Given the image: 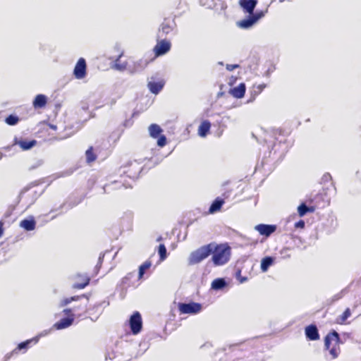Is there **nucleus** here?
<instances>
[{
    "label": "nucleus",
    "instance_id": "1",
    "mask_svg": "<svg viewBox=\"0 0 361 361\" xmlns=\"http://www.w3.org/2000/svg\"><path fill=\"white\" fill-rule=\"evenodd\" d=\"M147 64V61H135L131 56H125L124 52L121 51L111 67L116 71H124L129 70L133 73L143 68Z\"/></svg>",
    "mask_w": 361,
    "mask_h": 361
},
{
    "label": "nucleus",
    "instance_id": "2",
    "mask_svg": "<svg viewBox=\"0 0 361 361\" xmlns=\"http://www.w3.org/2000/svg\"><path fill=\"white\" fill-rule=\"evenodd\" d=\"M212 261L215 266L226 264L231 257V248L227 244L214 245L212 243Z\"/></svg>",
    "mask_w": 361,
    "mask_h": 361
},
{
    "label": "nucleus",
    "instance_id": "3",
    "mask_svg": "<svg viewBox=\"0 0 361 361\" xmlns=\"http://www.w3.org/2000/svg\"><path fill=\"white\" fill-rule=\"evenodd\" d=\"M341 343L339 334L334 330L324 337V348L329 352L331 360H335L339 356Z\"/></svg>",
    "mask_w": 361,
    "mask_h": 361
},
{
    "label": "nucleus",
    "instance_id": "4",
    "mask_svg": "<svg viewBox=\"0 0 361 361\" xmlns=\"http://www.w3.org/2000/svg\"><path fill=\"white\" fill-rule=\"evenodd\" d=\"M176 30L177 24L175 17L164 18L158 28L157 37L166 38L167 35L176 33Z\"/></svg>",
    "mask_w": 361,
    "mask_h": 361
},
{
    "label": "nucleus",
    "instance_id": "5",
    "mask_svg": "<svg viewBox=\"0 0 361 361\" xmlns=\"http://www.w3.org/2000/svg\"><path fill=\"white\" fill-rule=\"evenodd\" d=\"M212 254V243L203 245L192 252L188 258V264L194 265L199 264Z\"/></svg>",
    "mask_w": 361,
    "mask_h": 361
},
{
    "label": "nucleus",
    "instance_id": "6",
    "mask_svg": "<svg viewBox=\"0 0 361 361\" xmlns=\"http://www.w3.org/2000/svg\"><path fill=\"white\" fill-rule=\"evenodd\" d=\"M171 49V43L166 38L157 37V44L153 48L155 57L163 56L168 53Z\"/></svg>",
    "mask_w": 361,
    "mask_h": 361
},
{
    "label": "nucleus",
    "instance_id": "7",
    "mask_svg": "<svg viewBox=\"0 0 361 361\" xmlns=\"http://www.w3.org/2000/svg\"><path fill=\"white\" fill-rule=\"evenodd\" d=\"M71 309L63 310V313L67 315V317L60 319L59 322L54 324L56 329H63L70 326L74 321V314L72 313Z\"/></svg>",
    "mask_w": 361,
    "mask_h": 361
},
{
    "label": "nucleus",
    "instance_id": "8",
    "mask_svg": "<svg viewBox=\"0 0 361 361\" xmlns=\"http://www.w3.org/2000/svg\"><path fill=\"white\" fill-rule=\"evenodd\" d=\"M130 327L133 334H139L142 328V322L140 314L135 312L130 317L129 320Z\"/></svg>",
    "mask_w": 361,
    "mask_h": 361
},
{
    "label": "nucleus",
    "instance_id": "9",
    "mask_svg": "<svg viewBox=\"0 0 361 361\" xmlns=\"http://www.w3.org/2000/svg\"><path fill=\"white\" fill-rule=\"evenodd\" d=\"M202 305L197 302L179 303L178 310L181 314H197L200 312Z\"/></svg>",
    "mask_w": 361,
    "mask_h": 361
},
{
    "label": "nucleus",
    "instance_id": "10",
    "mask_svg": "<svg viewBox=\"0 0 361 361\" xmlns=\"http://www.w3.org/2000/svg\"><path fill=\"white\" fill-rule=\"evenodd\" d=\"M86 61L83 58L79 59L73 71L75 77L77 79H82L86 75Z\"/></svg>",
    "mask_w": 361,
    "mask_h": 361
},
{
    "label": "nucleus",
    "instance_id": "11",
    "mask_svg": "<svg viewBox=\"0 0 361 361\" xmlns=\"http://www.w3.org/2000/svg\"><path fill=\"white\" fill-rule=\"evenodd\" d=\"M276 225L264 224H260L255 227V229L259 232V233L265 237H269L272 233L276 231Z\"/></svg>",
    "mask_w": 361,
    "mask_h": 361
},
{
    "label": "nucleus",
    "instance_id": "12",
    "mask_svg": "<svg viewBox=\"0 0 361 361\" xmlns=\"http://www.w3.org/2000/svg\"><path fill=\"white\" fill-rule=\"evenodd\" d=\"M75 283L73 284V288L75 289H83L89 285L90 281V277L86 274H78L75 276Z\"/></svg>",
    "mask_w": 361,
    "mask_h": 361
},
{
    "label": "nucleus",
    "instance_id": "13",
    "mask_svg": "<svg viewBox=\"0 0 361 361\" xmlns=\"http://www.w3.org/2000/svg\"><path fill=\"white\" fill-rule=\"evenodd\" d=\"M39 339L37 338H32L25 341L20 343L18 346L12 351V354H18L20 351L23 350L26 352L27 350L31 347L32 345L36 344Z\"/></svg>",
    "mask_w": 361,
    "mask_h": 361
},
{
    "label": "nucleus",
    "instance_id": "14",
    "mask_svg": "<svg viewBox=\"0 0 361 361\" xmlns=\"http://www.w3.org/2000/svg\"><path fill=\"white\" fill-rule=\"evenodd\" d=\"M135 281H138V279H135L133 273H128L121 279V286L122 289L127 290L129 288L135 286Z\"/></svg>",
    "mask_w": 361,
    "mask_h": 361
},
{
    "label": "nucleus",
    "instance_id": "15",
    "mask_svg": "<svg viewBox=\"0 0 361 361\" xmlns=\"http://www.w3.org/2000/svg\"><path fill=\"white\" fill-rule=\"evenodd\" d=\"M123 173L130 178H134L137 176L140 173V167L137 164L130 163L125 166Z\"/></svg>",
    "mask_w": 361,
    "mask_h": 361
},
{
    "label": "nucleus",
    "instance_id": "16",
    "mask_svg": "<svg viewBox=\"0 0 361 361\" xmlns=\"http://www.w3.org/2000/svg\"><path fill=\"white\" fill-rule=\"evenodd\" d=\"M306 338L310 341H317L319 338L318 329L314 324H310L305 327Z\"/></svg>",
    "mask_w": 361,
    "mask_h": 361
},
{
    "label": "nucleus",
    "instance_id": "17",
    "mask_svg": "<svg viewBox=\"0 0 361 361\" xmlns=\"http://www.w3.org/2000/svg\"><path fill=\"white\" fill-rule=\"evenodd\" d=\"M257 1L258 0H240L239 4L245 11L252 14L257 4Z\"/></svg>",
    "mask_w": 361,
    "mask_h": 361
},
{
    "label": "nucleus",
    "instance_id": "18",
    "mask_svg": "<svg viewBox=\"0 0 361 361\" xmlns=\"http://www.w3.org/2000/svg\"><path fill=\"white\" fill-rule=\"evenodd\" d=\"M245 85L244 83H240L238 86L231 89L230 92L235 98L241 99L245 95Z\"/></svg>",
    "mask_w": 361,
    "mask_h": 361
},
{
    "label": "nucleus",
    "instance_id": "19",
    "mask_svg": "<svg viewBox=\"0 0 361 361\" xmlns=\"http://www.w3.org/2000/svg\"><path fill=\"white\" fill-rule=\"evenodd\" d=\"M47 103V97L44 94H37L32 102V105L35 109L44 108Z\"/></svg>",
    "mask_w": 361,
    "mask_h": 361
},
{
    "label": "nucleus",
    "instance_id": "20",
    "mask_svg": "<svg viewBox=\"0 0 361 361\" xmlns=\"http://www.w3.org/2000/svg\"><path fill=\"white\" fill-rule=\"evenodd\" d=\"M15 144L18 145L23 150H27L33 147L37 144V141L35 140H15Z\"/></svg>",
    "mask_w": 361,
    "mask_h": 361
},
{
    "label": "nucleus",
    "instance_id": "21",
    "mask_svg": "<svg viewBox=\"0 0 361 361\" xmlns=\"http://www.w3.org/2000/svg\"><path fill=\"white\" fill-rule=\"evenodd\" d=\"M274 138L279 142H285L286 137L289 135V133L287 130L279 128L273 132Z\"/></svg>",
    "mask_w": 361,
    "mask_h": 361
},
{
    "label": "nucleus",
    "instance_id": "22",
    "mask_svg": "<svg viewBox=\"0 0 361 361\" xmlns=\"http://www.w3.org/2000/svg\"><path fill=\"white\" fill-rule=\"evenodd\" d=\"M164 85V82L163 81H158V82L151 81V82H149L147 84V86H148L150 92L154 94H158L161 90Z\"/></svg>",
    "mask_w": 361,
    "mask_h": 361
},
{
    "label": "nucleus",
    "instance_id": "23",
    "mask_svg": "<svg viewBox=\"0 0 361 361\" xmlns=\"http://www.w3.org/2000/svg\"><path fill=\"white\" fill-rule=\"evenodd\" d=\"M211 128V123L209 121H203L198 128V134L201 137L206 136Z\"/></svg>",
    "mask_w": 361,
    "mask_h": 361
},
{
    "label": "nucleus",
    "instance_id": "24",
    "mask_svg": "<svg viewBox=\"0 0 361 361\" xmlns=\"http://www.w3.org/2000/svg\"><path fill=\"white\" fill-rule=\"evenodd\" d=\"M224 200L220 197H216L211 204L209 211L213 214L220 211L222 205L224 204Z\"/></svg>",
    "mask_w": 361,
    "mask_h": 361
},
{
    "label": "nucleus",
    "instance_id": "25",
    "mask_svg": "<svg viewBox=\"0 0 361 361\" xmlns=\"http://www.w3.org/2000/svg\"><path fill=\"white\" fill-rule=\"evenodd\" d=\"M257 20V18L255 16H251L247 19H243L239 22H238V25L244 29H247L250 27Z\"/></svg>",
    "mask_w": 361,
    "mask_h": 361
},
{
    "label": "nucleus",
    "instance_id": "26",
    "mask_svg": "<svg viewBox=\"0 0 361 361\" xmlns=\"http://www.w3.org/2000/svg\"><path fill=\"white\" fill-rule=\"evenodd\" d=\"M82 298H85L87 299V300H89V297L87 296L85 294H82L80 295H75V296H73V297H70V298H64L62 300H61L60 307H65L67 305H68L69 303H71V302L78 301V300H80Z\"/></svg>",
    "mask_w": 361,
    "mask_h": 361
},
{
    "label": "nucleus",
    "instance_id": "27",
    "mask_svg": "<svg viewBox=\"0 0 361 361\" xmlns=\"http://www.w3.org/2000/svg\"><path fill=\"white\" fill-rule=\"evenodd\" d=\"M149 132L152 137L157 138L163 132V130L159 125L153 123L149 126Z\"/></svg>",
    "mask_w": 361,
    "mask_h": 361
},
{
    "label": "nucleus",
    "instance_id": "28",
    "mask_svg": "<svg viewBox=\"0 0 361 361\" xmlns=\"http://www.w3.org/2000/svg\"><path fill=\"white\" fill-rule=\"evenodd\" d=\"M274 258L271 257H265L261 261L260 269L263 272H266L268 269L274 264Z\"/></svg>",
    "mask_w": 361,
    "mask_h": 361
},
{
    "label": "nucleus",
    "instance_id": "29",
    "mask_svg": "<svg viewBox=\"0 0 361 361\" xmlns=\"http://www.w3.org/2000/svg\"><path fill=\"white\" fill-rule=\"evenodd\" d=\"M35 221L34 219H23L20 221V226L26 231H32L35 228Z\"/></svg>",
    "mask_w": 361,
    "mask_h": 361
},
{
    "label": "nucleus",
    "instance_id": "30",
    "mask_svg": "<svg viewBox=\"0 0 361 361\" xmlns=\"http://www.w3.org/2000/svg\"><path fill=\"white\" fill-rule=\"evenodd\" d=\"M86 161L88 164L94 162L97 159V154L94 152L92 146L90 147L85 152Z\"/></svg>",
    "mask_w": 361,
    "mask_h": 361
},
{
    "label": "nucleus",
    "instance_id": "31",
    "mask_svg": "<svg viewBox=\"0 0 361 361\" xmlns=\"http://www.w3.org/2000/svg\"><path fill=\"white\" fill-rule=\"evenodd\" d=\"M151 261L147 260L139 267L138 280L141 279L143 277L145 271L149 269L151 267Z\"/></svg>",
    "mask_w": 361,
    "mask_h": 361
},
{
    "label": "nucleus",
    "instance_id": "32",
    "mask_svg": "<svg viewBox=\"0 0 361 361\" xmlns=\"http://www.w3.org/2000/svg\"><path fill=\"white\" fill-rule=\"evenodd\" d=\"M314 211V207H307L305 203H302L298 207V212L300 217L303 216L307 212H313Z\"/></svg>",
    "mask_w": 361,
    "mask_h": 361
},
{
    "label": "nucleus",
    "instance_id": "33",
    "mask_svg": "<svg viewBox=\"0 0 361 361\" xmlns=\"http://www.w3.org/2000/svg\"><path fill=\"white\" fill-rule=\"evenodd\" d=\"M87 304H85L83 305H79L77 306H74L73 308H71V310H73L72 313L74 314V316H81L83 313H85L87 312Z\"/></svg>",
    "mask_w": 361,
    "mask_h": 361
},
{
    "label": "nucleus",
    "instance_id": "34",
    "mask_svg": "<svg viewBox=\"0 0 361 361\" xmlns=\"http://www.w3.org/2000/svg\"><path fill=\"white\" fill-rule=\"evenodd\" d=\"M351 316V312L350 308L345 309V310L343 312L341 315H340L336 319V323L339 324H343L345 322V321Z\"/></svg>",
    "mask_w": 361,
    "mask_h": 361
},
{
    "label": "nucleus",
    "instance_id": "35",
    "mask_svg": "<svg viewBox=\"0 0 361 361\" xmlns=\"http://www.w3.org/2000/svg\"><path fill=\"white\" fill-rule=\"evenodd\" d=\"M226 283L225 280L222 278H219L214 279L212 283V288L215 290H219L225 287Z\"/></svg>",
    "mask_w": 361,
    "mask_h": 361
},
{
    "label": "nucleus",
    "instance_id": "36",
    "mask_svg": "<svg viewBox=\"0 0 361 361\" xmlns=\"http://www.w3.org/2000/svg\"><path fill=\"white\" fill-rule=\"evenodd\" d=\"M158 252L159 255L160 260L164 261L167 257L166 248L164 244H160L158 247Z\"/></svg>",
    "mask_w": 361,
    "mask_h": 361
},
{
    "label": "nucleus",
    "instance_id": "37",
    "mask_svg": "<svg viewBox=\"0 0 361 361\" xmlns=\"http://www.w3.org/2000/svg\"><path fill=\"white\" fill-rule=\"evenodd\" d=\"M18 121H19L18 117L16 116H14V115H9L6 118V123L10 126H14V125L17 124Z\"/></svg>",
    "mask_w": 361,
    "mask_h": 361
},
{
    "label": "nucleus",
    "instance_id": "38",
    "mask_svg": "<svg viewBox=\"0 0 361 361\" xmlns=\"http://www.w3.org/2000/svg\"><path fill=\"white\" fill-rule=\"evenodd\" d=\"M265 87V84H260L257 85H253L252 89L255 92V94H259Z\"/></svg>",
    "mask_w": 361,
    "mask_h": 361
},
{
    "label": "nucleus",
    "instance_id": "39",
    "mask_svg": "<svg viewBox=\"0 0 361 361\" xmlns=\"http://www.w3.org/2000/svg\"><path fill=\"white\" fill-rule=\"evenodd\" d=\"M157 140V145L160 147H163L166 145V137L164 135H160Z\"/></svg>",
    "mask_w": 361,
    "mask_h": 361
},
{
    "label": "nucleus",
    "instance_id": "40",
    "mask_svg": "<svg viewBox=\"0 0 361 361\" xmlns=\"http://www.w3.org/2000/svg\"><path fill=\"white\" fill-rule=\"evenodd\" d=\"M121 186V183H119L118 181L116 180V181H114L113 183H111V184L106 185L104 187V190H105V191H106V190H108L109 188H111V189L118 188H119Z\"/></svg>",
    "mask_w": 361,
    "mask_h": 361
},
{
    "label": "nucleus",
    "instance_id": "41",
    "mask_svg": "<svg viewBox=\"0 0 361 361\" xmlns=\"http://www.w3.org/2000/svg\"><path fill=\"white\" fill-rule=\"evenodd\" d=\"M305 227V221L303 220H300L295 224V228H304Z\"/></svg>",
    "mask_w": 361,
    "mask_h": 361
},
{
    "label": "nucleus",
    "instance_id": "42",
    "mask_svg": "<svg viewBox=\"0 0 361 361\" xmlns=\"http://www.w3.org/2000/svg\"><path fill=\"white\" fill-rule=\"evenodd\" d=\"M238 67H239V66L238 64H228L226 66V69L231 71Z\"/></svg>",
    "mask_w": 361,
    "mask_h": 361
},
{
    "label": "nucleus",
    "instance_id": "43",
    "mask_svg": "<svg viewBox=\"0 0 361 361\" xmlns=\"http://www.w3.org/2000/svg\"><path fill=\"white\" fill-rule=\"evenodd\" d=\"M290 251V248L285 247L281 250V255H284V257H289L290 255L288 252Z\"/></svg>",
    "mask_w": 361,
    "mask_h": 361
},
{
    "label": "nucleus",
    "instance_id": "44",
    "mask_svg": "<svg viewBox=\"0 0 361 361\" xmlns=\"http://www.w3.org/2000/svg\"><path fill=\"white\" fill-rule=\"evenodd\" d=\"M4 222L0 221V238L4 235Z\"/></svg>",
    "mask_w": 361,
    "mask_h": 361
},
{
    "label": "nucleus",
    "instance_id": "45",
    "mask_svg": "<svg viewBox=\"0 0 361 361\" xmlns=\"http://www.w3.org/2000/svg\"><path fill=\"white\" fill-rule=\"evenodd\" d=\"M323 178L324 180H327V179H329V178H331V176H330L329 173H327V174L324 175V176H323V178Z\"/></svg>",
    "mask_w": 361,
    "mask_h": 361
},
{
    "label": "nucleus",
    "instance_id": "46",
    "mask_svg": "<svg viewBox=\"0 0 361 361\" xmlns=\"http://www.w3.org/2000/svg\"><path fill=\"white\" fill-rule=\"evenodd\" d=\"M246 280H247V278L244 277V278H242V279H240V283H243V282H245Z\"/></svg>",
    "mask_w": 361,
    "mask_h": 361
},
{
    "label": "nucleus",
    "instance_id": "47",
    "mask_svg": "<svg viewBox=\"0 0 361 361\" xmlns=\"http://www.w3.org/2000/svg\"><path fill=\"white\" fill-rule=\"evenodd\" d=\"M50 128L54 129V130H56V126H54V125H50Z\"/></svg>",
    "mask_w": 361,
    "mask_h": 361
},
{
    "label": "nucleus",
    "instance_id": "48",
    "mask_svg": "<svg viewBox=\"0 0 361 361\" xmlns=\"http://www.w3.org/2000/svg\"><path fill=\"white\" fill-rule=\"evenodd\" d=\"M127 125H128V121H126V122L124 123V126H127Z\"/></svg>",
    "mask_w": 361,
    "mask_h": 361
}]
</instances>
